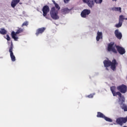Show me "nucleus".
<instances>
[{"label":"nucleus","mask_w":127,"mask_h":127,"mask_svg":"<svg viewBox=\"0 0 127 127\" xmlns=\"http://www.w3.org/2000/svg\"><path fill=\"white\" fill-rule=\"evenodd\" d=\"M116 48H117L119 53H120L121 55H124V54L126 53V49H125V48L121 46H117L114 42H111L109 44L108 50L109 51H112L113 53H117V51Z\"/></svg>","instance_id":"obj_1"},{"label":"nucleus","mask_w":127,"mask_h":127,"mask_svg":"<svg viewBox=\"0 0 127 127\" xmlns=\"http://www.w3.org/2000/svg\"><path fill=\"white\" fill-rule=\"evenodd\" d=\"M103 64L104 67H110V66H111V68L113 71L116 70L117 65H118V63H117V61H116V60H113L112 62L109 60H105L103 62Z\"/></svg>","instance_id":"obj_2"},{"label":"nucleus","mask_w":127,"mask_h":127,"mask_svg":"<svg viewBox=\"0 0 127 127\" xmlns=\"http://www.w3.org/2000/svg\"><path fill=\"white\" fill-rule=\"evenodd\" d=\"M50 15L55 20H57L59 18V16L58 15V10H56L55 7H52L50 11Z\"/></svg>","instance_id":"obj_3"},{"label":"nucleus","mask_w":127,"mask_h":127,"mask_svg":"<svg viewBox=\"0 0 127 127\" xmlns=\"http://www.w3.org/2000/svg\"><path fill=\"white\" fill-rule=\"evenodd\" d=\"M110 89L114 96H116L118 95L119 97V100L121 101V99H122L123 101H125V97H124V96H122V93H121V92H116V87L112 86L110 88Z\"/></svg>","instance_id":"obj_4"},{"label":"nucleus","mask_w":127,"mask_h":127,"mask_svg":"<svg viewBox=\"0 0 127 127\" xmlns=\"http://www.w3.org/2000/svg\"><path fill=\"white\" fill-rule=\"evenodd\" d=\"M23 32V29H21V28H19L18 30H17L16 32L14 31H12L11 33L12 38L15 40V41H17L18 39V37H17V34H19V33H21V32Z\"/></svg>","instance_id":"obj_5"},{"label":"nucleus","mask_w":127,"mask_h":127,"mask_svg":"<svg viewBox=\"0 0 127 127\" xmlns=\"http://www.w3.org/2000/svg\"><path fill=\"white\" fill-rule=\"evenodd\" d=\"M49 10L50 9L49 8V6L48 5H45L42 9L43 11V15L47 19H49V17L47 16V13L49 12Z\"/></svg>","instance_id":"obj_6"},{"label":"nucleus","mask_w":127,"mask_h":127,"mask_svg":"<svg viewBox=\"0 0 127 127\" xmlns=\"http://www.w3.org/2000/svg\"><path fill=\"white\" fill-rule=\"evenodd\" d=\"M90 13H91V10L88 9H85L81 12L80 15L81 17L86 18V17H88Z\"/></svg>","instance_id":"obj_7"},{"label":"nucleus","mask_w":127,"mask_h":127,"mask_svg":"<svg viewBox=\"0 0 127 127\" xmlns=\"http://www.w3.org/2000/svg\"><path fill=\"white\" fill-rule=\"evenodd\" d=\"M97 117L98 118H102V119H104V120H105V121H106V122H109L110 123H112V122H113V120L111 118H108V117L105 116V115L104 114H103V113H100V112H98Z\"/></svg>","instance_id":"obj_8"},{"label":"nucleus","mask_w":127,"mask_h":127,"mask_svg":"<svg viewBox=\"0 0 127 127\" xmlns=\"http://www.w3.org/2000/svg\"><path fill=\"white\" fill-rule=\"evenodd\" d=\"M118 91H120L122 94H126L127 91V87L125 85H122L117 87Z\"/></svg>","instance_id":"obj_9"},{"label":"nucleus","mask_w":127,"mask_h":127,"mask_svg":"<svg viewBox=\"0 0 127 127\" xmlns=\"http://www.w3.org/2000/svg\"><path fill=\"white\" fill-rule=\"evenodd\" d=\"M13 49V46L12 45V42H11V47L9 48V52L10 53V58L12 61V62H14L15 61V56L13 55V52H12V50Z\"/></svg>","instance_id":"obj_10"},{"label":"nucleus","mask_w":127,"mask_h":127,"mask_svg":"<svg viewBox=\"0 0 127 127\" xmlns=\"http://www.w3.org/2000/svg\"><path fill=\"white\" fill-rule=\"evenodd\" d=\"M127 117L126 118H118L116 120L117 124H118V125H120V126H122L123 124H125V123H127Z\"/></svg>","instance_id":"obj_11"},{"label":"nucleus","mask_w":127,"mask_h":127,"mask_svg":"<svg viewBox=\"0 0 127 127\" xmlns=\"http://www.w3.org/2000/svg\"><path fill=\"white\" fill-rule=\"evenodd\" d=\"M125 101V99L124 97V101L123 100V99H121V100L119 99V103L120 104L122 110H124V112H127V106L124 104Z\"/></svg>","instance_id":"obj_12"},{"label":"nucleus","mask_w":127,"mask_h":127,"mask_svg":"<svg viewBox=\"0 0 127 127\" xmlns=\"http://www.w3.org/2000/svg\"><path fill=\"white\" fill-rule=\"evenodd\" d=\"M82 0L83 2L87 3L89 7H90L91 8H92V7H93V6H94L95 4V1H94V0Z\"/></svg>","instance_id":"obj_13"},{"label":"nucleus","mask_w":127,"mask_h":127,"mask_svg":"<svg viewBox=\"0 0 127 127\" xmlns=\"http://www.w3.org/2000/svg\"><path fill=\"white\" fill-rule=\"evenodd\" d=\"M115 34L118 39H122V37H123V34H122L121 32L119 31V30H115Z\"/></svg>","instance_id":"obj_14"},{"label":"nucleus","mask_w":127,"mask_h":127,"mask_svg":"<svg viewBox=\"0 0 127 127\" xmlns=\"http://www.w3.org/2000/svg\"><path fill=\"white\" fill-rule=\"evenodd\" d=\"M20 1V0H12L11 2V6L13 8H14L18 3Z\"/></svg>","instance_id":"obj_15"},{"label":"nucleus","mask_w":127,"mask_h":127,"mask_svg":"<svg viewBox=\"0 0 127 127\" xmlns=\"http://www.w3.org/2000/svg\"><path fill=\"white\" fill-rule=\"evenodd\" d=\"M100 39H103V33L102 32L98 31L96 36L97 41H99Z\"/></svg>","instance_id":"obj_16"},{"label":"nucleus","mask_w":127,"mask_h":127,"mask_svg":"<svg viewBox=\"0 0 127 127\" xmlns=\"http://www.w3.org/2000/svg\"><path fill=\"white\" fill-rule=\"evenodd\" d=\"M62 12L63 14L69 13V12H70V9H69L68 8H64L62 9Z\"/></svg>","instance_id":"obj_17"},{"label":"nucleus","mask_w":127,"mask_h":127,"mask_svg":"<svg viewBox=\"0 0 127 127\" xmlns=\"http://www.w3.org/2000/svg\"><path fill=\"white\" fill-rule=\"evenodd\" d=\"M44 30H45V28H41L40 29H38L37 30L36 35H37V36H38V34H39V33H43L44 32Z\"/></svg>","instance_id":"obj_18"},{"label":"nucleus","mask_w":127,"mask_h":127,"mask_svg":"<svg viewBox=\"0 0 127 127\" xmlns=\"http://www.w3.org/2000/svg\"><path fill=\"white\" fill-rule=\"evenodd\" d=\"M112 9L115 11H120V12H122V8L120 7H114Z\"/></svg>","instance_id":"obj_19"},{"label":"nucleus","mask_w":127,"mask_h":127,"mask_svg":"<svg viewBox=\"0 0 127 127\" xmlns=\"http://www.w3.org/2000/svg\"><path fill=\"white\" fill-rule=\"evenodd\" d=\"M124 19H125V16L121 15L119 16V21L123 22L124 21Z\"/></svg>","instance_id":"obj_20"},{"label":"nucleus","mask_w":127,"mask_h":127,"mask_svg":"<svg viewBox=\"0 0 127 127\" xmlns=\"http://www.w3.org/2000/svg\"><path fill=\"white\" fill-rule=\"evenodd\" d=\"M123 25V22L119 21L118 24H116L115 25V27L119 28V27H121Z\"/></svg>","instance_id":"obj_21"},{"label":"nucleus","mask_w":127,"mask_h":127,"mask_svg":"<svg viewBox=\"0 0 127 127\" xmlns=\"http://www.w3.org/2000/svg\"><path fill=\"white\" fill-rule=\"evenodd\" d=\"M0 33L3 35L6 34V30L4 29H0Z\"/></svg>","instance_id":"obj_22"},{"label":"nucleus","mask_w":127,"mask_h":127,"mask_svg":"<svg viewBox=\"0 0 127 127\" xmlns=\"http://www.w3.org/2000/svg\"><path fill=\"white\" fill-rule=\"evenodd\" d=\"M94 2L97 4H101L103 2V0H94Z\"/></svg>","instance_id":"obj_23"},{"label":"nucleus","mask_w":127,"mask_h":127,"mask_svg":"<svg viewBox=\"0 0 127 127\" xmlns=\"http://www.w3.org/2000/svg\"><path fill=\"white\" fill-rule=\"evenodd\" d=\"M28 25V22L27 21H25V22H24L22 25V26H27Z\"/></svg>","instance_id":"obj_24"},{"label":"nucleus","mask_w":127,"mask_h":127,"mask_svg":"<svg viewBox=\"0 0 127 127\" xmlns=\"http://www.w3.org/2000/svg\"><path fill=\"white\" fill-rule=\"evenodd\" d=\"M55 7H56V8H57V9L58 10H59V9H60V6H59V5L58 4H56L55 5Z\"/></svg>","instance_id":"obj_25"},{"label":"nucleus","mask_w":127,"mask_h":127,"mask_svg":"<svg viewBox=\"0 0 127 127\" xmlns=\"http://www.w3.org/2000/svg\"><path fill=\"white\" fill-rule=\"evenodd\" d=\"M6 39H7V40L8 41H9V40H10V38L9 37V35H6Z\"/></svg>","instance_id":"obj_26"},{"label":"nucleus","mask_w":127,"mask_h":127,"mask_svg":"<svg viewBox=\"0 0 127 127\" xmlns=\"http://www.w3.org/2000/svg\"><path fill=\"white\" fill-rule=\"evenodd\" d=\"M70 0H63L64 3H68Z\"/></svg>","instance_id":"obj_27"},{"label":"nucleus","mask_w":127,"mask_h":127,"mask_svg":"<svg viewBox=\"0 0 127 127\" xmlns=\"http://www.w3.org/2000/svg\"><path fill=\"white\" fill-rule=\"evenodd\" d=\"M94 95H95V94H90V95H88L87 97H88V98H93V97L94 96Z\"/></svg>","instance_id":"obj_28"},{"label":"nucleus","mask_w":127,"mask_h":127,"mask_svg":"<svg viewBox=\"0 0 127 127\" xmlns=\"http://www.w3.org/2000/svg\"><path fill=\"white\" fill-rule=\"evenodd\" d=\"M52 2H53V3L55 4V5L57 3H56V2H55V0H52Z\"/></svg>","instance_id":"obj_29"},{"label":"nucleus","mask_w":127,"mask_h":127,"mask_svg":"<svg viewBox=\"0 0 127 127\" xmlns=\"http://www.w3.org/2000/svg\"><path fill=\"white\" fill-rule=\"evenodd\" d=\"M106 70H109V69H108V67H106Z\"/></svg>","instance_id":"obj_30"},{"label":"nucleus","mask_w":127,"mask_h":127,"mask_svg":"<svg viewBox=\"0 0 127 127\" xmlns=\"http://www.w3.org/2000/svg\"><path fill=\"white\" fill-rule=\"evenodd\" d=\"M126 20H127V18H125Z\"/></svg>","instance_id":"obj_31"},{"label":"nucleus","mask_w":127,"mask_h":127,"mask_svg":"<svg viewBox=\"0 0 127 127\" xmlns=\"http://www.w3.org/2000/svg\"><path fill=\"white\" fill-rule=\"evenodd\" d=\"M113 0V1H115V0Z\"/></svg>","instance_id":"obj_32"},{"label":"nucleus","mask_w":127,"mask_h":127,"mask_svg":"<svg viewBox=\"0 0 127 127\" xmlns=\"http://www.w3.org/2000/svg\"><path fill=\"white\" fill-rule=\"evenodd\" d=\"M115 1H117V0H115Z\"/></svg>","instance_id":"obj_33"}]
</instances>
